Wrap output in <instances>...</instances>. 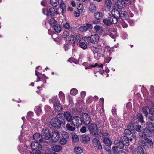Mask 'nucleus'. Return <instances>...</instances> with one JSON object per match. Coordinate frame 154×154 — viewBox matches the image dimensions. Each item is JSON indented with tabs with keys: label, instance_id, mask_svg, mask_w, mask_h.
Listing matches in <instances>:
<instances>
[{
	"label": "nucleus",
	"instance_id": "nucleus-1",
	"mask_svg": "<svg viewBox=\"0 0 154 154\" xmlns=\"http://www.w3.org/2000/svg\"><path fill=\"white\" fill-rule=\"evenodd\" d=\"M51 126L49 127L51 128L52 126L56 128H60L62 125L65 124V119L63 116L62 114H58L56 117H53L50 121Z\"/></svg>",
	"mask_w": 154,
	"mask_h": 154
},
{
	"label": "nucleus",
	"instance_id": "nucleus-2",
	"mask_svg": "<svg viewBox=\"0 0 154 154\" xmlns=\"http://www.w3.org/2000/svg\"><path fill=\"white\" fill-rule=\"evenodd\" d=\"M146 128L143 130V137H151L154 132V126L150 122H148L146 123Z\"/></svg>",
	"mask_w": 154,
	"mask_h": 154
},
{
	"label": "nucleus",
	"instance_id": "nucleus-3",
	"mask_svg": "<svg viewBox=\"0 0 154 154\" xmlns=\"http://www.w3.org/2000/svg\"><path fill=\"white\" fill-rule=\"evenodd\" d=\"M98 125H97L93 123H91L88 126V128L90 133L95 135H99L100 134L101 132L98 128Z\"/></svg>",
	"mask_w": 154,
	"mask_h": 154
},
{
	"label": "nucleus",
	"instance_id": "nucleus-4",
	"mask_svg": "<svg viewBox=\"0 0 154 154\" xmlns=\"http://www.w3.org/2000/svg\"><path fill=\"white\" fill-rule=\"evenodd\" d=\"M41 133L42 138L46 140H48L51 138L50 131L47 128H44L41 130Z\"/></svg>",
	"mask_w": 154,
	"mask_h": 154
},
{
	"label": "nucleus",
	"instance_id": "nucleus-5",
	"mask_svg": "<svg viewBox=\"0 0 154 154\" xmlns=\"http://www.w3.org/2000/svg\"><path fill=\"white\" fill-rule=\"evenodd\" d=\"M52 101L55 111L57 112L61 111L63 108L59 101L57 99L55 98L53 99Z\"/></svg>",
	"mask_w": 154,
	"mask_h": 154
},
{
	"label": "nucleus",
	"instance_id": "nucleus-6",
	"mask_svg": "<svg viewBox=\"0 0 154 154\" xmlns=\"http://www.w3.org/2000/svg\"><path fill=\"white\" fill-rule=\"evenodd\" d=\"M43 13L47 16H53L55 14H57L56 9L53 7H51L49 9L43 8L42 9Z\"/></svg>",
	"mask_w": 154,
	"mask_h": 154
},
{
	"label": "nucleus",
	"instance_id": "nucleus-7",
	"mask_svg": "<svg viewBox=\"0 0 154 154\" xmlns=\"http://www.w3.org/2000/svg\"><path fill=\"white\" fill-rule=\"evenodd\" d=\"M73 125L74 126L80 127L82 122L81 119L78 116H75L72 118V120Z\"/></svg>",
	"mask_w": 154,
	"mask_h": 154
},
{
	"label": "nucleus",
	"instance_id": "nucleus-8",
	"mask_svg": "<svg viewBox=\"0 0 154 154\" xmlns=\"http://www.w3.org/2000/svg\"><path fill=\"white\" fill-rule=\"evenodd\" d=\"M81 119L82 122L85 125H88L90 123V116L87 113L82 114Z\"/></svg>",
	"mask_w": 154,
	"mask_h": 154
},
{
	"label": "nucleus",
	"instance_id": "nucleus-9",
	"mask_svg": "<svg viewBox=\"0 0 154 154\" xmlns=\"http://www.w3.org/2000/svg\"><path fill=\"white\" fill-rule=\"evenodd\" d=\"M52 135H51L52 140L53 142H55L59 140L60 135L58 131L57 130L54 131L52 132Z\"/></svg>",
	"mask_w": 154,
	"mask_h": 154
},
{
	"label": "nucleus",
	"instance_id": "nucleus-10",
	"mask_svg": "<svg viewBox=\"0 0 154 154\" xmlns=\"http://www.w3.org/2000/svg\"><path fill=\"white\" fill-rule=\"evenodd\" d=\"M64 118L65 119V122L67 121L68 122H71L72 119V116L71 113L68 111L65 112L63 114Z\"/></svg>",
	"mask_w": 154,
	"mask_h": 154
},
{
	"label": "nucleus",
	"instance_id": "nucleus-11",
	"mask_svg": "<svg viewBox=\"0 0 154 154\" xmlns=\"http://www.w3.org/2000/svg\"><path fill=\"white\" fill-rule=\"evenodd\" d=\"M92 143L94 146L99 149H102V146L99 140L96 138H94L92 140Z\"/></svg>",
	"mask_w": 154,
	"mask_h": 154
},
{
	"label": "nucleus",
	"instance_id": "nucleus-12",
	"mask_svg": "<svg viewBox=\"0 0 154 154\" xmlns=\"http://www.w3.org/2000/svg\"><path fill=\"white\" fill-rule=\"evenodd\" d=\"M33 138L34 140L38 143L41 142L43 140L42 135L38 133L34 134Z\"/></svg>",
	"mask_w": 154,
	"mask_h": 154
},
{
	"label": "nucleus",
	"instance_id": "nucleus-13",
	"mask_svg": "<svg viewBox=\"0 0 154 154\" xmlns=\"http://www.w3.org/2000/svg\"><path fill=\"white\" fill-rule=\"evenodd\" d=\"M31 147L32 150L34 149H41L42 148V145L36 142H32L31 144Z\"/></svg>",
	"mask_w": 154,
	"mask_h": 154
},
{
	"label": "nucleus",
	"instance_id": "nucleus-14",
	"mask_svg": "<svg viewBox=\"0 0 154 154\" xmlns=\"http://www.w3.org/2000/svg\"><path fill=\"white\" fill-rule=\"evenodd\" d=\"M120 140L122 143H124L125 146H128L129 145V137L123 136L120 138Z\"/></svg>",
	"mask_w": 154,
	"mask_h": 154
},
{
	"label": "nucleus",
	"instance_id": "nucleus-15",
	"mask_svg": "<svg viewBox=\"0 0 154 154\" xmlns=\"http://www.w3.org/2000/svg\"><path fill=\"white\" fill-rule=\"evenodd\" d=\"M117 8L120 9H122L125 7V2L122 0H118L116 2Z\"/></svg>",
	"mask_w": 154,
	"mask_h": 154
},
{
	"label": "nucleus",
	"instance_id": "nucleus-16",
	"mask_svg": "<svg viewBox=\"0 0 154 154\" xmlns=\"http://www.w3.org/2000/svg\"><path fill=\"white\" fill-rule=\"evenodd\" d=\"M112 15L118 20L120 16V12L116 8H114L111 11Z\"/></svg>",
	"mask_w": 154,
	"mask_h": 154
},
{
	"label": "nucleus",
	"instance_id": "nucleus-17",
	"mask_svg": "<svg viewBox=\"0 0 154 154\" xmlns=\"http://www.w3.org/2000/svg\"><path fill=\"white\" fill-rule=\"evenodd\" d=\"M114 144L117 147L120 149H122L124 147L125 144L123 143L121 140H115L114 142Z\"/></svg>",
	"mask_w": 154,
	"mask_h": 154
},
{
	"label": "nucleus",
	"instance_id": "nucleus-18",
	"mask_svg": "<svg viewBox=\"0 0 154 154\" xmlns=\"http://www.w3.org/2000/svg\"><path fill=\"white\" fill-rule=\"evenodd\" d=\"M90 140V137L87 135H82L81 139L82 142L83 143H85L86 142L89 141Z\"/></svg>",
	"mask_w": 154,
	"mask_h": 154
},
{
	"label": "nucleus",
	"instance_id": "nucleus-19",
	"mask_svg": "<svg viewBox=\"0 0 154 154\" xmlns=\"http://www.w3.org/2000/svg\"><path fill=\"white\" fill-rule=\"evenodd\" d=\"M109 21L111 22L112 24H115L118 21V20L116 18H115L112 15H109Z\"/></svg>",
	"mask_w": 154,
	"mask_h": 154
},
{
	"label": "nucleus",
	"instance_id": "nucleus-20",
	"mask_svg": "<svg viewBox=\"0 0 154 154\" xmlns=\"http://www.w3.org/2000/svg\"><path fill=\"white\" fill-rule=\"evenodd\" d=\"M150 109L149 107L147 106L144 107L142 108V112L144 114V116L147 117L149 114V109Z\"/></svg>",
	"mask_w": 154,
	"mask_h": 154
},
{
	"label": "nucleus",
	"instance_id": "nucleus-21",
	"mask_svg": "<svg viewBox=\"0 0 154 154\" xmlns=\"http://www.w3.org/2000/svg\"><path fill=\"white\" fill-rule=\"evenodd\" d=\"M61 149V146L60 145H54L51 148V149L52 150L56 152L60 151Z\"/></svg>",
	"mask_w": 154,
	"mask_h": 154
},
{
	"label": "nucleus",
	"instance_id": "nucleus-22",
	"mask_svg": "<svg viewBox=\"0 0 154 154\" xmlns=\"http://www.w3.org/2000/svg\"><path fill=\"white\" fill-rule=\"evenodd\" d=\"M91 49L92 50L93 53H94V55L95 59L97 60L98 59H99V57L96 56L97 55H98L97 48L94 46H92L91 48Z\"/></svg>",
	"mask_w": 154,
	"mask_h": 154
},
{
	"label": "nucleus",
	"instance_id": "nucleus-23",
	"mask_svg": "<svg viewBox=\"0 0 154 154\" xmlns=\"http://www.w3.org/2000/svg\"><path fill=\"white\" fill-rule=\"evenodd\" d=\"M112 5V2L111 0H105V6L108 10L109 9Z\"/></svg>",
	"mask_w": 154,
	"mask_h": 154
},
{
	"label": "nucleus",
	"instance_id": "nucleus-24",
	"mask_svg": "<svg viewBox=\"0 0 154 154\" xmlns=\"http://www.w3.org/2000/svg\"><path fill=\"white\" fill-rule=\"evenodd\" d=\"M103 142L107 146H110L112 144L110 140L107 137H105Z\"/></svg>",
	"mask_w": 154,
	"mask_h": 154
},
{
	"label": "nucleus",
	"instance_id": "nucleus-25",
	"mask_svg": "<svg viewBox=\"0 0 154 154\" xmlns=\"http://www.w3.org/2000/svg\"><path fill=\"white\" fill-rule=\"evenodd\" d=\"M41 107L42 105H41L37 106L34 109L37 115H39L42 112Z\"/></svg>",
	"mask_w": 154,
	"mask_h": 154
},
{
	"label": "nucleus",
	"instance_id": "nucleus-26",
	"mask_svg": "<svg viewBox=\"0 0 154 154\" xmlns=\"http://www.w3.org/2000/svg\"><path fill=\"white\" fill-rule=\"evenodd\" d=\"M83 152L81 148L79 147H75L74 149V154H81Z\"/></svg>",
	"mask_w": 154,
	"mask_h": 154
},
{
	"label": "nucleus",
	"instance_id": "nucleus-27",
	"mask_svg": "<svg viewBox=\"0 0 154 154\" xmlns=\"http://www.w3.org/2000/svg\"><path fill=\"white\" fill-rule=\"evenodd\" d=\"M53 27L55 31L57 32H60L61 30L60 26L58 24H56L53 25Z\"/></svg>",
	"mask_w": 154,
	"mask_h": 154
},
{
	"label": "nucleus",
	"instance_id": "nucleus-28",
	"mask_svg": "<svg viewBox=\"0 0 154 154\" xmlns=\"http://www.w3.org/2000/svg\"><path fill=\"white\" fill-rule=\"evenodd\" d=\"M95 18L98 20H100L101 17H102V14L101 13L96 12L94 13Z\"/></svg>",
	"mask_w": 154,
	"mask_h": 154
},
{
	"label": "nucleus",
	"instance_id": "nucleus-29",
	"mask_svg": "<svg viewBox=\"0 0 154 154\" xmlns=\"http://www.w3.org/2000/svg\"><path fill=\"white\" fill-rule=\"evenodd\" d=\"M94 28L96 32L98 33H100L103 31L102 27L99 25L95 26Z\"/></svg>",
	"mask_w": 154,
	"mask_h": 154
},
{
	"label": "nucleus",
	"instance_id": "nucleus-30",
	"mask_svg": "<svg viewBox=\"0 0 154 154\" xmlns=\"http://www.w3.org/2000/svg\"><path fill=\"white\" fill-rule=\"evenodd\" d=\"M77 40V41H78L79 39H68V41L66 40V42H68L69 45H71L72 46L75 45V41Z\"/></svg>",
	"mask_w": 154,
	"mask_h": 154
},
{
	"label": "nucleus",
	"instance_id": "nucleus-31",
	"mask_svg": "<svg viewBox=\"0 0 154 154\" xmlns=\"http://www.w3.org/2000/svg\"><path fill=\"white\" fill-rule=\"evenodd\" d=\"M78 45L83 49H85L87 48V46L86 43L84 42H80L78 43Z\"/></svg>",
	"mask_w": 154,
	"mask_h": 154
},
{
	"label": "nucleus",
	"instance_id": "nucleus-32",
	"mask_svg": "<svg viewBox=\"0 0 154 154\" xmlns=\"http://www.w3.org/2000/svg\"><path fill=\"white\" fill-rule=\"evenodd\" d=\"M139 144L140 145L142 146H143L145 149L147 148L148 145L144 140H141L139 141Z\"/></svg>",
	"mask_w": 154,
	"mask_h": 154
},
{
	"label": "nucleus",
	"instance_id": "nucleus-33",
	"mask_svg": "<svg viewBox=\"0 0 154 154\" xmlns=\"http://www.w3.org/2000/svg\"><path fill=\"white\" fill-rule=\"evenodd\" d=\"M60 9L61 10V11L62 12L64 13L66 11V5L63 2L61 3L60 5Z\"/></svg>",
	"mask_w": 154,
	"mask_h": 154
},
{
	"label": "nucleus",
	"instance_id": "nucleus-34",
	"mask_svg": "<svg viewBox=\"0 0 154 154\" xmlns=\"http://www.w3.org/2000/svg\"><path fill=\"white\" fill-rule=\"evenodd\" d=\"M124 133L125 135V136L128 137V136H132L133 134L131 131L128 129H125L124 132Z\"/></svg>",
	"mask_w": 154,
	"mask_h": 154
},
{
	"label": "nucleus",
	"instance_id": "nucleus-35",
	"mask_svg": "<svg viewBox=\"0 0 154 154\" xmlns=\"http://www.w3.org/2000/svg\"><path fill=\"white\" fill-rule=\"evenodd\" d=\"M109 18H105L103 20V22L104 23V24L105 26H109L112 25L111 22L109 21Z\"/></svg>",
	"mask_w": 154,
	"mask_h": 154
},
{
	"label": "nucleus",
	"instance_id": "nucleus-36",
	"mask_svg": "<svg viewBox=\"0 0 154 154\" xmlns=\"http://www.w3.org/2000/svg\"><path fill=\"white\" fill-rule=\"evenodd\" d=\"M41 149H34L32 150V151H29V153L30 154H41V152L40 150Z\"/></svg>",
	"mask_w": 154,
	"mask_h": 154
},
{
	"label": "nucleus",
	"instance_id": "nucleus-37",
	"mask_svg": "<svg viewBox=\"0 0 154 154\" xmlns=\"http://www.w3.org/2000/svg\"><path fill=\"white\" fill-rule=\"evenodd\" d=\"M50 3L52 6L56 7L59 4V2L58 0H50Z\"/></svg>",
	"mask_w": 154,
	"mask_h": 154
},
{
	"label": "nucleus",
	"instance_id": "nucleus-38",
	"mask_svg": "<svg viewBox=\"0 0 154 154\" xmlns=\"http://www.w3.org/2000/svg\"><path fill=\"white\" fill-rule=\"evenodd\" d=\"M136 125L135 124L131 123L128 125L127 127L131 130H134L135 129Z\"/></svg>",
	"mask_w": 154,
	"mask_h": 154
},
{
	"label": "nucleus",
	"instance_id": "nucleus-39",
	"mask_svg": "<svg viewBox=\"0 0 154 154\" xmlns=\"http://www.w3.org/2000/svg\"><path fill=\"white\" fill-rule=\"evenodd\" d=\"M79 29L81 32H85L88 30V28L85 25L80 27L79 28Z\"/></svg>",
	"mask_w": 154,
	"mask_h": 154
},
{
	"label": "nucleus",
	"instance_id": "nucleus-40",
	"mask_svg": "<svg viewBox=\"0 0 154 154\" xmlns=\"http://www.w3.org/2000/svg\"><path fill=\"white\" fill-rule=\"evenodd\" d=\"M67 129L69 131H73L75 129V128L70 125L69 123H68L66 125Z\"/></svg>",
	"mask_w": 154,
	"mask_h": 154
},
{
	"label": "nucleus",
	"instance_id": "nucleus-41",
	"mask_svg": "<svg viewBox=\"0 0 154 154\" xmlns=\"http://www.w3.org/2000/svg\"><path fill=\"white\" fill-rule=\"evenodd\" d=\"M59 96L61 100L64 101L65 100V96L64 94L62 92L60 91L59 94Z\"/></svg>",
	"mask_w": 154,
	"mask_h": 154
},
{
	"label": "nucleus",
	"instance_id": "nucleus-42",
	"mask_svg": "<svg viewBox=\"0 0 154 154\" xmlns=\"http://www.w3.org/2000/svg\"><path fill=\"white\" fill-rule=\"evenodd\" d=\"M137 119H138L139 121L143 123L144 122L143 116L141 113H139L138 114Z\"/></svg>",
	"mask_w": 154,
	"mask_h": 154
},
{
	"label": "nucleus",
	"instance_id": "nucleus-43",
	"mask_svg": "<svg viewBox=\"0 0 154 154\" xmlns=\"http://www.w3.org/2000/svg\"><path fill=\"white\" fill-rule=\"evenodd\" d=\"M72 140L73 141L76 143L79 141V138L76 135H73L72 136Z\"/></svg>",
	"mask_w": 154,
	"mask_h": 154
},
{
	"label": "nucleus",
	"instance_id": "nucleus-44",
	"mask_svg": "<svg viewBox=\"0 0 154 154\" xmlns=\"http://www.w3.org/2000/svg\"><path fill=\"white\" fill-rule=\"evenodd\" d=\"M78 92V90L77 89L75 88H73L70 91V93L72 95H75L77 94Z\"/></svg>",
	"mask_w": 154,
	"mask_h": 154
},
{
	"label": "nucleus",
	"instance_id": "nucleus-45",
	"mask_svg": "<svg viewBox=\"0 0 154 154\" xmlns=\"http://www.w3.org/2000/svg\"><path fill=\"white\" fill-rule=\"evenodd\" d=\"M67 142V140L66 138H63L60 139L59 141L60 144L61 145H64Z\"/></svg>",
	"mask_w": 154,
	"mask_h": 154
},
{
	"label": "nucleus",
	"instance_id": "nucleus-46",
	"mask_svg": "<svg viewBox=\"0 0 154 154\" xmlns=\"http://www.w3.org/2000/svg\"><path fill=\"white\" fill-rule=\"evenodd\" d=\"M104 52L105 51H109L110 49H112V48L110 47L109 46L107 45L106 44L105 45L103 43Z\"/></svg>",
	"mask_w": 154,
	"mask_h": 154
},
{
	"label": "nucleus",
	"instance_id": "nucleus-47",
	"mask_svg": "<svg viewBox=\"0 0 154 154\" xmlns=\"http://www.w3.org/2000/svg\"><path fill=\"white\" fill-rule=\"evenodd\" d=\"M62 137L63 138H66V139L69 138V136L68 134L66 132H63L62 133Z\"/></svg>",
	"mask_w": 154,
	"mask_h": 154
},
{
	"label": "nucleus",
	"instance_id": "nucleus-48",
	"mask_svg": "<svg viewBox=\"0 0 154 154\" xmlns=\"http://www.w3.org/2000/svg\"><path fill=\"white\" fill-rule=\"evenodd\" d=\"M90 40L92 44H97L99 41V39H90Z\"/></svg>",
	"mask_w": 154,
	"mask_h": 154
},
{
	"label": "nucleus",
	"instance_id": "nucleus-49",
	"mask_svg": "<svg viewBox=\"0 0 154 154\" xmlns=\"http://www.w3.org/2000/svg\"><path fill=\"white\" fill-rule=\"evenodd\" d=\"M63 27L65 29H69L70 28V26L69 23H68L66 22L64 23L63 25Z\"/></svg>",
	"mask_w": 154,
	"mask_h": 154
},
{
	"label": "nucleus",
	"instance_id": "nucleus-50",
	"mask_svg": "<svg viewBox=\"0 0 154 154\" xmlns=\"http://www.w3.org/2000/svg\"><path fill=\"white\" fill-rule=\"evenodd\" d=\"M96 9V6L94 5H92L89 7L90 11L91 12L94 11Z\"/></svg>",
	"mask_w": 154,
	"mask_h": 154
},
{
	"label": "nucleus",
	"instance_id": "nucleus-51",
	"mask_svg": "<svg viewBox=\"0 0 154 154\" xmlns=\"http://www.w3.org/2000/svg\"><path fill=\"white\" fill-rule=\"evenodd\" d=\"M56 21L53 18H51L49 20V23L50 24H54L56 23Z\"/></svg>",
	"mask_w": 154,
	"mask_h": 154
},
{
	"label": "nucleus",
	"instance_id": "nucleus-52",
	"mask_svg": "<svg viewBox=\"0 0 154 154\" xmlns=\"http://www.w3.org/2000/svg\"><path fill=\"white\" fill-rule=\"evenodd\" d=\"M141 128V126L140 125L137 124L136 125V128L135 130L137 131L140 132Z\"/></svg>",
	"mask_w": 154,
	"mask_h": 154
},
{
	"label": "nucleus",
	"instance_id": "nucleus-53",
	"mask_svg": "<svg viewBox=\"0 0 154 154\" xmlns=\"http://www.w3.org/2000/svg\"><path fill=\"white\" fill-rule=\"evenodd\" d=\"M103 135L104 137H109V134L107 131L104 130L103 132Z\"/></svg>",
	"mask_w": 154,
	"mask_h": 154
},
{
	"label": "nucleus",
	"instance_id": "nucleus-54",
	"mask_svg": "<svg viewBox=\"0 0 154 154\" xmlns=\"http://www.w3.org/2000/svg\"><path fill=\"white\" fill-rule=\"evenodd\" d=\"M86 128L85 126H83L81 128L80 131L81 133H84L86 132Z\"/></svg>",
	"mask_w": 154,
	"mask_h": 154
},
{
	"label": "nucleus",
	"instance_id": "nucleus-55",
	"mask_svg": "<svg viewBox=\"0 0 154 154\" xmlns=\"http://www.w3.org/2000/svg\"><path fill=\"white\" fill-rule=\"evenodd\" d=\"M63 38H67V37L69 36V34L66 31L64 32L63 34Z\"/></svg>",
	"mask_w": 154,
	"mask_h": 154
},
{
	"label": "nucleus",
	"instance_id": "nucleus-56",
	"mask_svg": "<svg viewBox=\"0 0 154 154\" xmlns=\"http://www.w3.org/2000/svg\"><path fill=\"white\" fill-rule=\"evenodd\" d=\"M149 114H151L152 116L154 117V108H151L149 109Z\"/></svg>",
	"mask_w": 154,
	"mask_h": 154
},
{
	"label": "nucleus",
	"instance_id": "nucleus-57",
	"mask_svg": "<svg viewBox=\"0 0 154 154\" xmlns=\"http://www.w3.org/2000/svg\"><path fill=\"white\" fill-rule=\"evenodd\" d=\"M118 147H117V146H113L112 147V149L113 153L114 154H115L116 153H118Z\"/></svg>",
	"mask_w": 154,
	"mask_h": 154
},
{
	"label": "nucleus",
	"instance_id": "nucleus-58",
	"mask_svg": "<svg viewBox=\"0 0 154 154\" xmlns=\"http://www.w3.org/2000/svg\"><path fill=\"white\" fill-rule=\"evenodd\" d=\"M104 149L106 151H108L109 153H110L111 152L109 146H107L106 145V146H104Z\"/></svg>",
	"mask_w": 154,
	"mask_h": 154
},
{
	"label": "nucleus",
	"instance_id": "nucleus-59",
	"mask_svg": "<svg viewBox=\"0 0 154 154\" xmlns=\"http://www.w3.org/2000/svg\"><path fill=\"white\" fill-rule=\"evenodd\" d=\"M88 38L86 37H82V36L80 34H78L76 36L75 38Z\"/></svg>",
	"mask_w": 154,
	"mask_h": 154
},
{
	"label": "nucleus",
	"instance_id": "nucleus-60",
	"mask_svg": "<svg viewBox=\"0 0 154 154\" xmlns=\"http://www.w3.org/2000/svg\"><path fill=\"white\" fill-rule=\"evenodd\" d=\"M121 25L124 28H126L128 26L127 24L124 21L122 23Z\"/></svg>",
	"mask_w": 154,
	"mask_h": 154
},
{
	"label": "nucleus",
	"instance_id": "nucleus-61",
	"mask_svg": "<svg viewBox=\"0 0 154 154\" xmlns=\"http://www.w3.org/2000/svg\"><path fill=\"white\" fill-rule=\"evenodd\" d=\"M86 95L85 91H83L81 93V95L82 98H83L85 97Z\"/></svg>",
	"mask_w": 154,
	"mask_h": 154
},
{
	"label": "nucleus",
	"instance_id": "nucleus-62",
	"mask_svg": "<svg viewBox=\"0 0 154 154\" xmlns=\"http://www.w3.org/2000/svg\"><path fill=\"white\" fill-rule=\"evenodd\" d=\"M111 59V57H108L105 59V62L106 63H109Z\"/></svg>",
	"mask_w": 154,
	"mask_h": 154
},
{
	"label": "nucleus",
	"instance_id": "nucleus-63",
	"mask_svg": "<svg viewBox=\"0 0 154 154\" xmlns=\"http://www.w3.org/2000/svg\"><path fill=\"white\" fill-rule=\"evenodd\" d=\"M120 16H119V18H121V19H122L124 18V17L125 16V14L123 13H120Z\"/></svg>",
	"mask_w": 154,
	"mask_h": 154
},
{
	"label": "nucleus",
	"instance_id": "nucleus-64",
	"mask_svg": "<svg viewBox=\"0 0 154 154\" xmlns=\"http://www.w3.org/2000/svg\"><path fill=\"white\" fill-rule=\"evenodd\" d=\"M112 112L113 114L115 115L116 114V109L115 108H113L112 110Z\"/></svg>",
	"mask_w": 154,
	"mask_h": 154
}]
</instances>
